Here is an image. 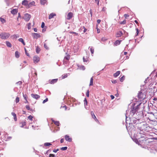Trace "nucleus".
Masks as SVG:
<instances>
[{
  "instance_id": "b1692460",
  "label": "nucleus",
  "mask_w": 157,
  "mask_h": 157,
  "mask_svg": "<svg viewBox=\"0 0 157 157\" xmlns=\"http://www.w3.org/2000/svg\"><path fill=\"white\" fill-rule=\"evenodd\" d=\"M6 46L9 48H11L12 47L11 44L8 41H6Z\"/></svg>"
},
{
  "instance_id": "864d4df0",
  "label": "nucleus",
  "mask_w": 157,
  "mask_h": 157,
  "mask_svg": "<svg viewBox=\"0 0 157 157\" xmlns=\"http://www.w3.org/2000/svg\"><path fill=\"white\" fill-rule=\"evenodd\" d=\"M44 22H42L41 24V27L42 28H44Z\"/></svg>"
},
{
  "instance_id": "a211bd4d",
  "label": "nucleus",
  "mask_w": 157,
  "mask_h": 157,
  "mask_svg": "<svg viewBox=\"0 0 157 157\" xmlns=\"http://www.w3.org/2000/svg\"><path fill=\"white\" fill-rule=\"evenodd\" d=\"M58 79H54L50 81L49 82L51 84H54L56 83L58 81Z\"/></svg>"
},
{
  "instance_id": "6ab92c4d",
  "label": "nucleus",
  "mask_w": 157,
  "mask_h": 157,
  "mask_svg": "<svg viewBox=\"0 0 157 157\" xmlns=\"http://www.w3.org/2000/svg\"><path fill=\"white\" fill-rule=\"evenodd\" d=\"M35 2L34 1H32L28 4V7L30 8L32 6H35Z\"/></svg>"
},
{
  "instance_id": "603ef678",
  "label": "nucleus",
  "mask_w": 157,
  "mask_h": 157,
  "mask_svg": "<svg viewBox=\"0 0 157 157\" xmlns=\"http://www.w3.org/2000/svg\"><path fill=\"white\" fill-rule=\"evenodd\" d=\"M97 26H98V25H97V28H96V29H97V33H100V29H99L98 28Z\"/></svg>"
},
{
  "instance_id": "5fc2aeb1",
  "label": "nucleus",
  "mask_w": 157,
  "mask_h": 157,
  "mask_svg": "<svg viewBox=\"0 0 157 157\" xmlns=\"http://www.w3.org/2000/svg\"><path fill=\"white\" fill-rule=\"evenodd\" d=\"M112 82L113 83H116L117 82V81L116 80H114L112 81Z\"/></svg>"
},
{
  "instance_id": "ea45409f",
  "label": "nucleus",
  "mask_w": 157,
  "mask_h": 157,
  "mask_svg": "<svg viewBox=\"0 0 157 157\" xmlns=\"http://www.w3.org/2000/svg\"><path fill=\"white\" fill-rule=\"evenodd\" d=\"M121 24H125L126 23V21L124 20L122 21H121L120 23Z\"/></svg>"
},
{
  "instance_id": "20e7f679",
  "label": "nucleus",
  "mask_w": 157,
  "mask_h": 157,
  "mask_svg": "<svg viewBox=\"0 0 157 157\" xmlns=\"http://www.w3.org/2000/svg\"><path fill=\"white\" fill-rule=\"evenodd\" d=\"M147 118L149 120L151 121H153L154 120V116L153 115V112L149 111L147 112V114L146 115Z\"/></svg>"
},
{
  "instance_id": "3c124183",
  "label": "nucleus",
  "mask_w": 157,
  "mask_h": 157,
  "mask_svg": "<svg viewBox=\"0 0 157 157\" xmlns=\"http://www.w3.org/2000/svg\"><path fill=\"white\" fill-rule=\"evenodd\" d=\"M86 96L88 97L89 96V90H88L86 93Z\"/></svg>"
},
{
  "instance_id": "4c0bfd02",
  "label": "nucleus",
  "mask_w": 157,
  "mask_h": 157,
  "mask_svg": "<svg viewBox=\"0 0 157 157\" xmlns=\"http://www.w3.org/2000/svg\"><path fill=\"white\" fill-rule=\"evenodd\" d=\"M52 145L51 143H45L44 144V146H47Z\"/></svg>"
},
{
  "instance_id": "4be33fe9",
  "label": "nucleus",
  "mask_w": 157,
  "mask_h": 157,
  "mask_svg": "<svg viewBox=\"0 0 157 157\" xmlns=\"http://www.w3.org/2000/svg\"><path fill=\"white\" fill-rule=\"evenodd\" d=\"M52 121L57 126H59V121H55L53 120L52 119Z\"/></svg>"
},
{
  "instance_id": "a878e982",
  "label": "nucleus",
  "mask_w": 157,
  "mask_h": 157,
  "mask_svg": "<svg viewBox=\"0 0 157 157\" xmlns=\"http://www.w3.org/2000/svg\"><path fill=\"white\" fill-rule=\"evenodd\" d=\"M120 74V71H117L116 73L113 74V76L115 77H117Z\"/></svg>"
},
{
  "instance_id": "bb28decb",
  "label": "nucleus",
  "mask_w": 157,
  "mask_h": 157,
  "mask_svg": "<svg viewBox=\"0 0 157 157\" xmlns=\"http://www.w3.org/2000/svg\"><path fill=\"white\" fill-rule=\"evenodd\" d=\"M89 48H90V51L91 53L92 54V55L94 54V49L92 47H89ZM93 56V55H92Z\"/></svg>"
},
{
  "instance_id": "9b49d317",
  "label": "nucleus",
  "mask_w": 157,
  "mask_h": 157,
  "mask_svg": "<svg viewBox=\"0 0 157 157\" xmlns=\"http://www.w3.org/2000/svg\"><path fill=\"white\" fill-rule=\"evenodd\" d=\"M123 35V33L121 31L117 32L116 34V37H119Z\"/></svg>"
},
{
  "instance_id": "cd10ccee",
  "label": "nucleus",
  "mask_w": 157,
  "mask_h": 157,
  "mask_svg": "<svg viewBox=\"0 0 157 157\" xmlns=\"http://www.w3.org/2000/svg\"><path fill=\"white\" fill-rule=\"evenodd\" d=\"M18 40L19 41L21 42V43L23 44V45H25V42H24L23 39L22 38H19L18 39Z\"/></svg>"
},
{
  "instance_id": "4d7b16f0",
  "label": "nucleus",
  "mask_w": 157,
  "mask_h": 157,
  "mask_svg": "<svg viewBox=\"0 0 157 157\" xmlns=\"http://www.w3.org/2000/svg\"><path fill=\"white\" fill-rule=\"evenodd\" d=\"M83 61L84 62H87V60L84 57H83Z\"/></svg>"
},
{
  "instance_id": "9d476101",
  "label": "nucleus",
  "mask_w": 157,
  "mask_h": 157,
  "mask_svg": "<svg viewBox=\"0 0 157 157\" xmlns=\"http://www.w3.org/2000/svg\"><path fill=\"white\" fill-rule=\"evenodd\" d=\"M65 139L67 141L70 142H71L72 140L71 138L69 136L67 135L65 136Z\"/></svg>"
},
{
  "instance_id": "58836bf2",
  "label": "nucleus",
  "mask_w": 157,
  "mask_h": 157,
  "mask_svg": "<svg viewBox=\"0 0 157 157\" xmlns=\"http://www.w3.org/2000/svg\"><path fill=\"white\" fill-rule=\"evenodd\" d=\"M33 118V117L31 115H30L28 117V119L31 121H32Z\"/></svg>"
},
{
  "instance_id": "ddd939ff",
  "label": "nucleus",
  "mask_w": 157,
  "mask_h": 157,
  "mask_svg": "<svg viewBox=\"0 0 157 157\" xmlns=\"http://www.w3.org/2000/svg\"><path fill=\"white\" fill-rule=\"evenodd\" d=\"M70 58V56L69 55H67V56L64 57V59L63 60V62L64 63H65V60H68Z\"/></svg>"
},
{
  "instance_id": "4468645a",
  "label": "nucleus",
  "mask_w": 157,
  "mask_h": 157,
  "mask_svg": "<svg viewBox=\"0 0 157 157\" xmlns=\"http://www.w3.org/2000/svg\"><path fill=\"white\" fill-rule=\"evenodd\" d=\"M29 2L27 0H24L22 2V4L25 6H28Z\"/></svg>"
},
{
  "instance_id": "e2e57ef3",
  "label": "nucleus",
  "mask_w": 157,
  "mask_h": 157,
  "mask_svg": "<svg viewBox=\"0 0 157 157\" xmlns=\"http://www.w3.org/2000/svg\"><path fill=\"white\" fill-rule=\"evenodd\" d=\"M16 84H19V85H20L22 84V82L21 81H19V82H17L16 83Z\"/></svg>"
},
{
  "instance_id": "a19ab883",
  "label": "nucleus",
  "mask_w": 157,
  "mask_h": 157,
  "mask_svg": "<svg viewBox=\"0 0 157 157\" xmlns=\"http://www.w3.org/2000/svg\"><path fill=\"white\" fill-rule=\"evenodd\" d=\"M12 36L13 37V38H18L19 37V36L18 35H13Z\"/></svg>"
},
{
  "instance_id": "37998d69",
  "label": "nucleus",
  "mask_w": 157,
  "mask_h": 157,
  "mask_svg": "<svg viewBox=\"0 0 157 157\" xmlns=\"http://www.w3.org/2000/svg\"><path fill=\"white\" fill-rule=\"evenodd\" d=\"M44 47L47 50H48L49 49L48 47L47 46V44L45 43L44 44Z\"/></svg>"
},
{
  "instance_id": "774afa93",
  "label": "nucleus",
  "mask_w": 157,
  "mask_h": 157,
  "mask_svg": "<svg viewBox=\"0 0 157 157\" xmlns=\"http://www.w3.org/2000/svg\"><path fill=\"white\" fill-rule=\"evenodd\" d=\"M134 141L137 144H139V143H138L139 142L137 140V139H136L135 140H134Z\"/></svg>"
},
{
  "instance_id": "0eeeda50",
  "label": "nucleus",
  "mask_w": 157,
  "mask_h": 157,
  "mask_svg": "<svg viewBox=\"0 0 157 157\" xmlns=\"http://www.w3.org/2000/svg\"><path fill=\"white\" fill-rule=\"evenodd\" d=\"M32 36H33L34 39H37L40 37V34L37 33H32Z\"/></svg>"
},
{
  "instance_id": "e433bc0d",
  "label": "nucleus",
  "mask_w": 157,
  "mask_h": 157,
  "mask_svg": "<svg viewBox=\"0 0 157 157\" xmlns=\"http://www.w3.org/2000/svg\"><path fill=\"white\" fill-rule=\"evenodd\" d=\"M31 23H29L27 24V26H28V29H30L31 28Z\"/></svg>"
},
{
  "instance_id": "7ed1b4c3",
  "label": "nucleus",
  "mask_w": 157,
  "mask_h": 157,
  "mask_svg": "<svg viewBox=\"0 0 157 157\" xmlns=\"http://www.w3.org/2000/svg\"><path fill=\"white\" fill-rule=\"evenodd\" d=\"M144 90H141L140 91H139L138 94L137 96L139 99L141 100L144 99L146 97V95L144 93V92H143Z\"/></svg>"
},
{
  "instance_id": "de8ad7c7",
  "label": "nucleus",
  "mask_w": 157,
  "mask_h": 157,
  "mask_svg": "<svg viewBox=\"0 0 157 157\" xmlns=\"http://www.w3.org/2000/svg\"><path fill=\"white\" fill-rule=\"evenodd\" d=\"M84 104L85 108L86 109H87V107H86V106L87 105V102L86 101V102H84Z\"/></svg>"
},
{
  "instance_id": "5701e85b",
  "label": "nucleus",
  "mask_w": 157,
  "mask_h": 157,
  "mask_svg": "<svg viewBox=\"0 0 157 157\" xmlns=\"http://www.w3.org/2000/svg\"><path fill=\"white\" fill-rule=\"evenodd\" d=\"M20 124H21V128H23L26 125V122L25 121H22L20 123Z\"/></svg>"
},
{
  "instance_id": "bf43d9fd",
  "label": "nucleus",
  "mask_w": 157,
  "mask_h": 157,
  "mask_svg": "<svg viewBox=\"0 0 157 157\" xmlns=\"http://www.w3.org/2000/svg\"><path fill=\"white\" fill-rule=\"evenodd\" d=\"M90 13L91 15V16L92 17V11L91 9L90 10Z\"/></svg>"
},
{
  "instance_id": "39448f33",
  "label": "nucleus",
  "mask_w": 157,
  "mask_h": 157,
  "mask_svg": "<svg viewBox=\"0 0 157 157\" xmlns=\"http://www.w3.org/2000/svg\"><path fill=\"white\" fill-rule=\"evenodd\" d=\"M10 36L8 33H1L0 34L1 38L2 39H6L8 38Z\"/></svg>"
},
{
  "instance_id": "6e6d98bb",
  "label": "nucleus",
  "mask_w": 157,
  "mask_h": 157,
  "mask_svg": "<svg viewBox=\"0 0 157 157\" xmlns=\"http://www.w3.org/2000/svg\"><path fill=\"white\" fill-rule=\"evenodd\" d=\"M83 28L84 29L83 32L85 33L87 29L84 26L83 27Z\"/></svg>"
},
{
  "instance_id": "052dcab7",
  "label": "nucleus",
  "mask_w": 157,
  "mask_h": 157,
  "mask_svg": "<svg viewBox=\"0 0 157 157\" xmlns=\"http://www.w3.org/2000/svg\"><path fill=\"white\" fill-rule=\"evenodd\" d=\"M59 149H54L53 150V152H55V153H56V152L58 151H59Z\"/></svg>"
},
{
  "instance_id": "f03ea898",
  "label": "nucleus",
  "mask_w": 157,
  "mask_h": 157,
  "mask_svg": "<svg viewBox=\"0 0 157 157\" xmlns=\"http://www.w3.org/2000/svg\"><path fill=\"white\" fill-rule=\"evenodd\" d=\"M140 105H138L135 107L132 106L131 108V110L130 111V114L128 115L129 117H136L137 115L136 112L137 111ZM129 112H128L129 113Z\"/></svg>"
},
{
  "instance_id": "473e14b6",
  "label": "nucleus",
  "mask_w": 157,
  "mask_h": 157,
  "mask_svg": "<svg viewBox=\"0 0 157 157\" xmlns=\"http://www.w3.org/2000/svg\"><path fill=\"white\" fill-rule=\"evenodd\" d=\"M79 68L80 70H84L85 69V67H84V66L83 65H81V66H80L79 67Z\"/></svg>"
},
{
  "instance_id": "09e8293b",
  "label": "nucleus",
  "mask_w": 157,
  "mask_h": 157,
  "mask_svg": "<svg viewBox=\"0 0 157 157\" xmlns=\"http://www.w3.org/2000/svg\"><path fill=\"white\" fill-rule=\"evenodd\" d=\"M48 101V98H46L45 100H44L43 101V103L44 104L46 102H47Z\"/></svg>"
},
{
  "instance_id": "423d86ee",
  "label": "nucleus",
  "mask_w": 157,
  "mask_h": 157,
  "mask_svg": "<svg viewBox=\"0 0 157 157\" xmlns=\"http://www.w3.org/2000/svg\"><path fill=\"white\" fill-rule=\"evenodd\" d=\"M31 18V15L28 13H25L24 17H23V19H24L26 21H29Z\"/></svg>"
},
{
  "instance_id": "49530a36",
  "label": "nucleus",
  "mask_w": 157,
  "mask_h": 157,
  "mask_svg": "<svg viewBox=\"0 0 157 157\" xmlns=\"http://www.w3.org/2000/svg\"><path fill=\"white\" fill-rule=\"evenodd\" d=\"M23 97L25 100H26L27 99V95L26 94H24V93H23Z\"/></svg>"
},
{
  "instance_id": "8fccbe9b",
  "label": "nucleus",
  "mask_w": 157,
  "mask_h": 157,
  "mask_svg": "<svg viewBox=\"0 0 157 157\" xmlns=\"http://www.w3.org/2000/svg\"><path fill=\"white\" fill-rule=\"evenodd\" d=\"M49 157H56V156L53 154H49Z\"/></svg>"
},
{
  "instance_id": "aec40b11",
  "label": "nucleus",
  "mask_w": 157,
  "mask_h": 157,
  "mask_svg": "<svg viewBox=\"0 0 157 157\" xmlns=\"http://www.w3.org/2000/svg\"><path fill=\"white\" fill-rule=\"evenodd\" d=\"M11 114L14 117V120L15 121H17V116H16V114L14 113V112H12L11 113Z\"/></svg>"
},
{
  "instance_id": "412c9836",
  "label": "nucleus",
  "mask_w": 157,
  "mask_h": 157,
  "mask_svg": "<svg viewBox=\"0 0 157 157\" xmlns=\"http://www.w3.org/2000/svg\"><path fill=\"white\" fill-rule=\"evenodd\" d=\"M122 41L121 40H117L114 43V45L115 46H117V45H119L120 43Z\"/></svg>"
},
{
  "instance_id": "7c9ffc66",
  "label": "nucleus",
  "mask_w": 157,
  "mask_h": 157,
  "mask_svg": "<svg viewBox=\"0 0 157 157\" xmlns=\"http://www.w3.org/2000/svg\"><path fill=\"white\" fill-rule=\"evenodd\" d=\"M40 50V48L38 46H37L36 49V52L38 54Z\"/></svg>"
},
{
  "instance_id": "2f4dec72",
  "label": "nucleus",
  "mask_w": 157,
  "mask_h": 157,
  "mask_svg": "<svg viewBox=\"0 0 157 157\" xmlns=\"http://www.w3.org/2000/svg\"><path fill=\"white\" fill-rule=\"evenodd\" d=\"M26 109L28 110L31 111H33V110L32 109H31L29 105H26L25 106Z\"/></svg>"
},
{
  "instance_id": "c85d7f7f",
  "label": "nucleus",
  "mask_w": 157,
  "mask_h": 157,
  "mask_svg": "<svg viewBox=\"0 0 157 157\" xmlns=\"http://www.w3.org/2000/svg\"><path fill=\"white\" fill-rule=\"evenodd\" d=\"M93 77H92L90 79V83L89 84L90 86H91L93 85Z\"/></svg>"
},
{
  "instance_id": "1a4fd4ad",
  "label": "nucleus",
  "mask_w": 157,
  "mask_h": 157,
  "mask_svg": "<svg viewBox=\"0 0 157 157\" xmlns=\"http://www.w3.org/2000/svg\"><path fill=\"white\" fill-rule=\"evenodd\" d=\"M31 96L34 98L36 99H38L40 98V95L35 94H31Z\"/></svg>"
},
{
  "instance_id": "72a5a7b5",
  "label": "nucleus",
  "mask_w": 157,
  "mask_h": 157,
  "mask_svg": "<svg viewBox=\"0 0 157 157\" xmlns=\"http://www.w3.org/2000/svg\"><path fill=\"white\" fill-rule=\"evenodd\" d=\"M0 21L2 23H4L6 22V20L4 18H2L1 17L0 18Z\"/></svg>"
},
{
  "instance_id": "69168bd1",
  "label": "nucleus",
  "mask_w": 157,
  "mask_h": 157,
  "mask_svg": "<svg viewBox=\"0 0 157 157\" xmlns=\"http://www.w3.org/2000/svg\"><path fill=\"white\" fill-rule=\"evenodd\" d=\"M101 21V20L100 19H98L97 20V22L98 24L100 23Z\"/></svg>"
},
{
  "instance_id": "a18cd8bd",
  "label": "nucleus",
  "mask_w": 157,
  "mask_h": 157,
  "mask_svg": "<svg viewBox=\"0 0 157 157\" xmlns=\"http://www.w3.org/2000/svg\"><path fill=\"white\" fill-rule=\"evenodd\" d=\"M19 101V98L18 97L16 98V99L15 102L16 103H18Z\"/></svg>"
},
{
  "instance_id": "f3484780",
  "label": "nucleus",
  "mask_w": 157,
  "mask_h": 157,
  "mask_svg": "<svg viewBox=\"0 0 157 157\" xmlns=\"http://www.w3.org/2000/svg\"><path fill=\"white\" fill-rule=\"evenodd\" d=\"M56 16V14L54 13H51L48 16V18L50 19L53 17L54 16Z\"/></svg>"
},
{
  "instance_id": "13d9d810",
  "label": "nucleus",
  "mask_w": 157,
  "mask_h": 157,
  "mask_svg": "<svg viewBox=\"0 0 157 157\" xmlns=\"http://www.w3.org/2000/svg\"><path fill=\"white\" fill-rule=\"evenodd\" d=\"M70 33L71 34H75L76 35H77L78 34V33H77L76 32H70Z\"/></svg>"
},
{
  "instance_id": "dca6fc26",
  "label": "nucleus",
  "mask_w": 157,
  "mask_h": 157,
  "mask_svg": "<svg viewBox=\"0 0 157 157\" xmlns=\"http://www.w3.org/2000/svg\"><path fill=\"white\" fill-rule=\"evenodd\" d=\"M18 12V10L17 9H13L11 11V13L13 15L17 14Z\"/></svg>"
},
{
  "instance_id": "6e6552de",
  "label": "nucleus",
  "mask_w": 157,
  "mask_h": 157,
  "mask_svg": "<svg viewBox=\"0 0 157 157\" xmlns=\"http://www.w3.org/2000/svg\"><path fill=\"white\" fill-rule=\"evenodd\" d=\"M33 60L34 63H38L40 61V58L39 57L37 56H35L33 58Z\"/></svg>"
},
{
  "instance_id": "f704fd0d",
  "label": "nucleus",
  "mask_w": 157,
  "mask_h": 157,
  "mask_svg": "<svg viewBox=\"0 0 157 157\" xmlns=\"http://www.w3.org/2000/svg\"><path fill=\"white\" fill-rule=\"evenodd\" d=\"M68 76V75L67 74H65L63 75L62 76V79H64L66 78H67Z\"/></svg>"
},
{
  "instance_id": "0e129e2a",
  "label": "nucleus",
  "mask_w": 157,
  "mask_h": 157,
  "mask_svg": "<svg viewBox=\"0 0 157 157\" xmlns=\"http://www.w3.org/2000/svg\"><path fill=\"white\" fill-rule=\"evenodd\" d=\"M106 10V8L105 7H103L101 10V11L105 12Z\"/></svg>"
},
{
  "instance_id": "393cba45",
  "label": "nucleus",
  "mask_w": 157,
  "mask_h": 157,
  "mask_svg": "<svg viewBox=\"0 0 157 157\" xmlns=\"http://www.w3.org/2000/svg\"><path fill=\"white\" fill-rule=\"evenodd\" d=\"M15 56L16 58H18L19 56V53L18 51H16L15 54Z\"/></svg>"
},
{
  "instance_id": "f257e3e1",
  "label": "nucleus",
  "mask_w": 157,
  "mask_h": 157,
  "mask_svg": "<svg viewBox=\"0 0 157 157\" xmlns=\"http://www.w3.org/2000/svg\"><path fill=\"white\" fill-rule=\"evenodd\" d=\"M129 112V110H126L125 114V126L127 130L128 131H130V132H131V129L133 126L132 125L133 124H138L139 123H140L144 126V128L145 127H147V125L144 124V122L141 121L142 120H141V118L140 117V118H138L139 117H128V112Z\"/></svg>"
},
{
  "instance_id": "f8f14e48",
  "label": "nucleus",
  "mask_w": 157,
  "mask_h": 157,
  "mask_svg": "<svg viewBox=\"0 0 157 157\" xmlns=\"http://www.w3.org/2000/svg\"><path fill=\"white\" fill-rule=\"evenodd\" d=\"M73 16V13H72L70 12L67 15V20L71 19Z\"/></svg>"
},
{
  "instance_id": "2eb2a0df",
  "label": "nucleus",
  "mask_w": 157,
  "mask_h": 157,
  "mask_svg": "<svg viewBox=\"0 0 157 157\" xmlns=\"http://www.w3.org/2000/svg\"><path fill=\"white\" fill-rule=\"evenodd\" d=\"M91 116H92V118L93 119H94L96 121H98V120L96 118V116H95V115L94 114V113L93 111H91Z\"/></svg>"
},
{
  "instance_id": "c9c22d12",
  "label": "nucleus",
  "mask_w": 157,
  "mask_h": 157,
  "mask_svg": "<svg viewBox=\"0 0 157 157\" xmlns=\"http://www.w3.org/2000/svg\"><path fill=\"white\" fill-rule=\"evenodd\" d=\"M124 78H125L124 76H122L121 78H120V81L121 82H123V81L124 80Z\"/></svg>"
},
{
  "instance_id": "680f3d73",
  "label": "nucleus",
  "mask_w": 157,
  "mask_h": 157,
  "mask_svg": "<svg viewBox=\"0 0 157 157\" xmlns=\"http://www.w3.org/2000/svg\"><path fill=\"white\" fill-rule=\"evenodd\" d=\"M124 16L125 18H127V17H129V15L127 14H124Z\"/></svg>"
},
{
  "instance_id": "338daca9",
  "label": "nucleus",
  "mask_w": 157,
  "mask_h": 157,
  "mask_svg": "<svg viewBox=\"0 0 157 157\" xmlns=\"http://www.w3.org/2000/svg\"><path fill=\"white\" fill-rule=\"evenodd\" d=\"M63 107V108H65V110H67V107L66 105H64V106H61V108Z\"/></svg>"
},
{
  "instance_id": "c756f323",
  "label": "nucleus",
  "mask_w": 157,
  "mask_h": 157,
  "mask_svg": "<svg viewBox=\"0 0 157 157\" xmlns=\"http://www.w3.org/2000/svg\"><path fill=\"white\" fill-rule=\"evenodd\" d=\"M46 2V0H40V3L42 5H44Z\"/></svg>"
},
{
  "instance_id": "79ce46f5",
  "label": "nucleus",
  "mask_w": 157,
  "mask_h": 157,
  "mask_svg": "<svg viewBox=\"0 0 157 157\" xmlns=\"http://www.w3.org/2000/svg\"><path fill=\"white\" fill-rule=\"evenodd\" d=\"M67 148V147H62L61 148V149L62 150H66Z\"/></svg>"
},
{
  "instance_id": "c03bdc74",
  "label": "nucleus",
  "mask_w": 157,
  "mask_h": 157,
  "mask_svg": "<svg viewBox=\"0 0 157 157\" xmlns=\"http://www.w3.org/2000/svg\"><path fill=\"white\" fill-rule=\"evenodd\" d=\"M25 52L26 55L28 56H29L30 55H29V53H27V50L25 48Z\"/></svg>"
}]
</instances>
